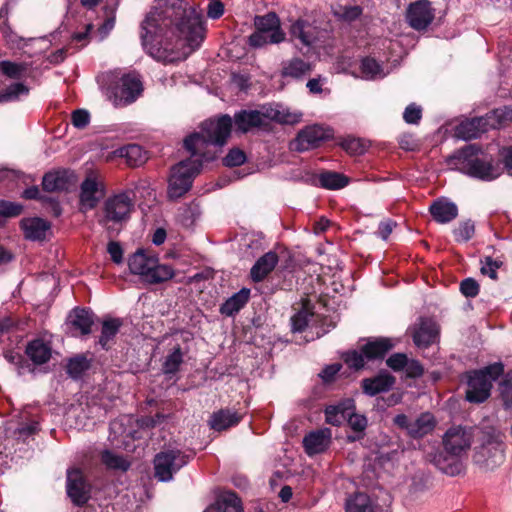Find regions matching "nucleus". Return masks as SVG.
<instances>
[{
    "label": "nucleus",
    "instance_id": "1",
    "mask_svg": "<svg viewBox=\"0 0 512 512\" xmlns=\"http://www.w3.org/2000/svg\"><path fill=\"white\" fill-rule=\"evenodd\" d=\"M202 14L183 0H164L141 23V43L158 62L185 60L204 39Z\"/></svg>",
    "mask_w": 512,
    "mask_h": 512
},
{
    "label": "nucleus",
    "instance_id": "2",
    "mask_svg": "<svg viewBox=\"0 0 512 512\" xmlns=\"http://www.w3.org/2000/svg\"><path fill=\"white\" fill-rule=\"evenodd\" d=\"M232 118L221 115L217 119H208L200 126V131L191 133L183 140V148L190 154L188 159L203 162L216 158V147L226 144L231 134Z\"/></svg>",
    "mask_w": 512,
    "mask_h": 512
},
{
    "label": "nucleus",
    "instance_id": "3",
    "mask_svg": "<svg viewBox=\"0 0 512 512\" xmlns=\"http://www.w3.org/2000/svg\"><path fill=\"white\" fill-rule=\"evenodd\" d=\"M448 167L472 178L492 181L500 176V169L491 155L477 144H469L446 158Z\"/></svg>",
    "mask_w": 512,
    "mask_h": 512
},
{
    "label": "nucleus",
    "instance_id": "4",
    "mask_svg": "<svg viewBox=\"0 0 512 512\" xmlns=\"http://www.w3.org/2000/svg\"><path fill=\"white\" fill-rule=\"evenodd\" d=\"M128 267L132 274L138 275L148 284H160L172 279L175 275L170 265L160 264L155 255L143 249H138L129 257Z\"/></svg>",
    "mask_w": 512,
    "mask_h": 512
},
{
    "label": "nucleus",
    "instance_id": "5",
    "mask_svg": "<svg viewBox=\"0 0 512 512\" xmlns=\"http://www.w3.org/2000/svg\"><path fill=\"white\" fill-rule=\"evenodd\" d=\"M504 365L495 362L482 369L471 371L467 374L466 400L470 403H482L491 394L493 382L503 374Z\"/></svg>",
    "mask_w": 512,
    "mask_h": 512
},
{
    "label": "nucleus",
    "instance_id": "6",
    "mask_svg": "<svg viewBox=\"0 0 512 512\" xmlns=\"http://www.w3.org/2000/svg\"><path fill=\"white\" fill-rule=\"evenodd\" d=\"M256 31L249 36L251 47L260 48L267 44H278L285 40V33L281 29L280 19L274 12L254 18Z\"/></svg>",
    "mask_w": 512,
    "mask_h": 512
},
{
    "label": "nucleus",
    "instance_id": "7",
    "mask_svg": "<svg viewBox=\"0 0 512 512\" xmlns=\"http://www.w3.org/2000/svg\"><path fill=\"white\" fill-rule=\"evenodd\" d=\"M201 171L200 160L184 159L171 168L168 197L178 199L192 187L193 179Z\"/></svg>",
    "mask_w": 512,
    "mask_h": 512
},
{
    "label": "nucleus",
    "instance_id": "8",
    "mask_svg": "<svg viewBox=\"0 0 512 512\" xmlns=\"http://www.w3.org/2000/svg\"><path fill=\"white\" fill-rule=\"evenodd\" d=\"M503 452L500 435L485 432L480 445L475 448L473 462L483 470H493L503 462Z\"/></svg>",
    "mask_w": 512,
    "mask_h": 512
},
{
    "label": "nucleus",
    "instance_id": "9",
    "mask_svg": "<svg viewBox=\"0 0 512 512\" xmlns=\"http://www.w3.org/2000/svg\"><path fill=\"white\" fill-rule=\"evenodd\" d=\"M187 463L188 456L180 450L159 452L154 458V475L159 481H170L174 473L179 471Z\"/></svg>",
    "mask_w": 512,
    "mask_h": 512
},
{
    "label": "nucleus",
    "instance_id": "10",
    "mask_svg": "<svg viewBox=\"0 0 512 512\" xmlns=\"http://www.w3.org/2000/svg\"><path fill=\"white\" fill-rule=\"evenodd\" d=\"M134 201L128 192H121L106 199L103 206L104 218L99 222L121 223L126 221L133 210Z\"/></svg>",
    "mask_w": 512,
    "mask_h": 512
},
{
    "label": "nucleus",
    "instance_id": "11",
    "mask_svg": "<svg viewBox=\"0 0 512 512\" xmlns=\"http://www.w3.org/2000/svg\"><path fill=\"white\" fill-rule=\"evenodd\" d=\"M143 85L140 76L128 73L121 77L111 96L115 106H126L134 102L142 93Z\"/></svg>",
    "mask_w": 512,
    "mask_h": 512
},
{
    "label": "nucleus",
    "instance_id": "12",
    "mask_svg": "<svg viewBox=\"0 0 512 512\" xmlns=\"http://www.w3.org/2000/svg\"><path fill=\"white\" fill-rule=\"evenodd\" d=\"M393 423L415 439L431 433L436 424L434 416L429 412L420 414L416 419H410L405 414H398L394 417Z\"/></svg>",
    "mask_w": 512,
    "mask_h": 512
},
{
    "label": "nucleus",
    "instance_id": "13",
    "mask_svg": "<svg viewBox=\"0 0 512 512\" xmlns=\"http://www.w3.org/2000/svg\"><path fill=\"white\" fill-rule=\"evenodd\" d=\"M332 137V130L321 125L307 126L298 132L297 137L291 142V149L303 152L319 147L324 141Z\"/></svg>",
    "mask_w": 512,
    "mask_h": 512
},
{
    "label": "nucleus",
    "instance_id": "14",
    "mask_svg": "<svg viewBox=\"0 0 512 512\" xmlns=\"http://www.w3.org/2000/svg\"><path fill=\"white\" fill-rule=\"evenodd\" d=\"M66 492L71 502L82 507L91 498V485L86 480L80 469H70L67 471Z\"/></svg>",
    "mask_w": 512,
    "mask_h": 512
},
{
    "label": "nucleus",
    "instance_id": "15",
    "mask_svg": "<svg viewBox=\"0 0 512 512\" xmlns=\"http://www.w3.org/2000/svg\"><path fill=\"white\" fill-rule=\"evenodd\" d=\"M106 194L104 184L92 174L88 175L80 185V210L86 212L97 207Z\"/></svg>",
    "mask_w": 512,
    "mask_h": 512
},
{
    "label": "nucleus",
    "instance_id": "16",
    "mask_svg": "<svg viewBox=\"0 0 512 512\" xmlns=\"http://www.w3.org/2000/svg\"><path fill=\"white\" fill-rule=\"evenodd\" d=\"M471 443V431L462 426H454L449 428L443 437L445 452L447 454H451L452 456L461 457L469 450Z\"/></svg>",
    "mask_w": 512,
    "mask_h": 512
},
{
    "label": "nucleus",
    "instance_id": "17",
    "mask_svg": "<svg viewBox=\"0 0 512 512\" xmlns=\"http://www.w3.org/2000/svg\"><path fill=\"white\" fill-rule=\"evenodd\" d=\"M77 182L76 174L68 169L50 171L43 176L42 187L47 192L68 191Z\"/></svg>",
    "mask_w": 512,
    "mask_h": 512
},
{
    "label": "nucleus",
    "instance_id": "18",
    "mask_svg": "<svg viewBox=\"0 0 512 512\" xmlns=\"http://www.w3.org/2000/svg\"><path fill=\"white\" fill-rule=\"evenodd\" d=\"M439 327L431 318H420L413 329V342L419 348H427L436 342Z\"/></svg>",
    "mask_w": 512,
    "mask_h": 512
},
{
    "label": "nucleus",
    "instance_id": "19",
    "mask_svg": "<svg viewBox=\"0 0 512 512\" xmlns=\"http://www.w3.org/2000/svg\"><path fill=\"white\" fill-rule=\"evenodd\" d=\"M409 25L416 30L425 29L434 19L428 0H419L410 4L407 15Z\"/></svg>",
    "mask_w": 512,
    "mask_h": 512
},
{
    "label": "nucleus",
    "instance_id": "20",
    "mask_svg": "<svg viewBox=\"0 0 512 512\" xmlns=\"http://www.w3.org/2000/svg\"><path fill=\"white\" fill-rule=\"evenodd\" d=\"M396 383V378L388 372H380L374 377L364 378L361 381V388L364 394L375 396L388 392Z\"/></svg>",
    "mask_w": 512,
    "mask_h": 512
},
{
    "label": "nucleus",
    "instance_id": "21",
    "mask_svg": "<svg viewBox=\"0 0 512 512\" xmlns=\"http://www.w3.org/2000/svg\"><path fill=\"white\" fill-rule=\"evenodd\" d=\"M332 433L329 428L312 431L303 438V446L308 455L324 452L331 443Z\"/></svg>",
    "mask_w": 512,
    "mask_h": 512
},
{
    "label": "nucleus",
    "instance_id": "22",
    "mask_svg": "<svg viewBox=\"0 0 512 512\" xmlns=\"http://www.w3.org/2000/svg\"><path fill=\"white\" fill-rule=\"evenodd\" d=\"M278 255L273 251H269L262 255L252 266L250 277L253 282L263 281L276 267L278 263Z\"/></svg>",
    "mask_w": 512,
    "mask_h": 512
},
{
    "label": "nucleus",
    "instance_id": "23",
    "mask_svg": "<svg viewBox=\"0 0 512 512\" xmlns=\"http://www.w3.org/2000/svg\"><path fill=\"white\" fill-rule=\"evenodd\" d=\"M290 35L303 45L311 46L318 38V31L317 27L310 22L297 19L290 27Z\"/></svg>",
    "mask_w": 512,
    "mask_h": 512
},
{
    "label": "nucleus",
    "instance_id": "24",
    "mask_svg": "<svg viewBox=\"0 0 512 512\" xmlns=\"http://www.w3.org/2000/svg\"><path fill=\"white\" fill-rule=\"evenodd\" d=\"M429 211L435 221L441 224L449 223L458 216V208L455 203L445 199L434 201Z\"/></svg>",
    "mask_w": 512,
    "mask_h": 512
},
{
    "label": "nucleus",
    "instance_id": "25",
    "mask_svg": "<svg viewBox=\"0 0 512 512\" xmlns=\"http://www.w3.org/2000/svg\"><path fill=\"white\" fill-rule=\"evenodd\" d=\"M242 419V415L230 409H220L214 412L208 421L211 429L223 431L236 426Z\"/></svg>",
    "mask_w": 512,
    "mask_h": 512
},
{
    "label": "nucleus",
    "instance_id": "26",
    "mask_svg": "<svg viewBox=\"0 0 512 512\" xmlns=\"http://www.w3.org/2000/svg\"><path fill=\"white\" fill-rule=\"evenodd\" d=\"M25 237L33 241H42L46 238V233L50 229V223L42 218H25L20 222Z\"/></svg>",
    "mask_w": 512,
    "mask_h": 512
},
{
    "label": "nucleus",
    "instance_id": "27",
    "mask_svg": "<svg viewBox=\"0 0 512 512\" xmlns=\"http://www.w3.org/2000/svg\"><path fill=\"white\" fill-rule=\"evenodd\" d=\"M264 117L266 114L257 110H242L234 115L235 127L238 131L246 133L252 128L262 126Z\"/></svg>",
    "mask_w": 512,
    "mask_h": 512
},
{
    "label": "nucleus",
    "instance_id": "28",
    "mask_svg": "<svg viewBox=\"0 0 512 512\" xmlns=\"http://www.w3.org/2000/svg\"><path fill=\"white\" fill-rule=\"evenodd\" d=\"M394 343L390 338H377L362 346V352L367 360L383 359L392 350Z\"/></svg>",
    "mask_w": 512,
    "mask_h": 512
},
{
    "label": "nucleus",
    "instance_id": "29",
    "mask_svg": "<svg viewBox=\"0 0 512 512\" xmlns=\"http://www.w3.org/2000/svg\"><path fill=\"white\" fill-rule=\"evenodd\" d=\"M435 466L443 473L456 476L459 475L463 470V464L459 456H452L446 452H440L433 458Z\"/></svg>",
    "mask_w": 512,
    "mask_h": 512
},
{
    "label": "nucleus",
    "instance_id": "30",
    "mask_svg": "<svg viewBox=\"0 0 512 512\" xmlns=\"http://www.w3.org/2000/svg\"><path fill=\"white\" fill-rule=\"evenodd\" d=\"M250 298V289L242 288L237 293L229 297L221 306L220 313L225 316H233L238 313L248 302Z\"/></svg>",
    "mask_w": 512,
    "mask_h": 512
},
{
    "label": "nucleus",
    "instance_id": "31",
    "mask_svg": "<svg viewBox=\"0 0 512 512\" xmlns=\"http://www.w3.org/2000/svg\"><path fill=\"white\" fill-rule=\"evenodd\" d=\"M26 354L36 365H41L49 361L51 357V348L41 339H36L28 343Z\"/></svg>",
    "mask_w": 512,
    "mask_h": 512
},
{
    "label": "nucleus",
    "instance_id": "32",
    "mask_svg": "<svg viewBox=\"0 0 512 512\" xmlns=\"http://www.w3.org/2000/svg\"><path fill=\"white\" fill-rule=\"evenodd\" d=\"M118 155L126 159V163L131 167H138L147 160L146 151L138 144H128L117 150Z\"/></svg>",
    "mask_w": 512,
    "mask_h": 512
},
{
    "label": "nucleus",
    "instance_id": "33",
    "mask_svg": "<svg viewBox=\"0 0 512 512\" xmlns=\"http://www.w3.org/2000/svg\"><path fill=\"white\" fill-rule=\"evenodd\" d=\"M311 71V64L301 58H292L282 64L283 77L301 78Z\"/></svg>",
    "mask_w": 512,
    "mask_h": 512
},
{
    "label": "nucleus",
    "instance_id": "34",
    "mask_svg": "<svg viewBox=\"0 0 512 512\" xmlns=\"http://www.w3.org/2000/svg\"><path fill=\"white\" fill-rule=\"evenodd\" d=\"M313 315V307L310 301L304 300L302 308L291 317L292 332H303Z\"/></svg>",
    "mask_w": 512,
    "mask_h": 512
},
{
    "label": "nucleus",
    "instance_id": "35",
    "mask_svg": "<svg viewBox=\"0 0 512 512\" xmlns=\"http://www.w3.org/2000/svg\"><path fill=\"white\" fill-rule=\"evenodd\" d=\"M346 512H374L370 497L365 493H355L346 500Z\"/></svg>",
    "mask_w": 512,
    "mask_h": 512
},
{
    "label": "nucleus",
    "instance_id": "36",
    "mask_svg": "<svg viewBox=\"0 0 512 512\" xmlns=\"http://www.w3.org/2000/svg\"><path fill=\"white\" fill-rule=\"evenodd\" d=\"M217 512H243L241 499L234 492H225L215 503Z\"/></svg>",
    "mask_w": 512,
    "mask_h": 512
},
{
    "label": "nucleus",
    "instance_id": "37",
    "mask_svg": "<svg viewBox=\"0 0 512 512\" xmlns=\"http://www.w3.org/2000/svg\"><path fill=\"white\" fill-rule=\"evenodd\" d=\"M321 187L329 190L344 188L349 183V178L342 173L325 171L318 177Z\"/></svg>",
    "mask_w": 512,
    "mask_h": 512
},
{
    "label": "nucleus",
    "instance_id": "38",
    "mask_svg": "<svg viewBox=\"0 0 512 512\" xmlns=\"http://www.w3.org/2000/svg\"><path fill=\"white\" fill-rule=\"evenodd\" d=\"M72 325L79 329L82 335L91 333V327L94 324L93 313L86 309L76 308L71 315Z\"/></svg>",
    "mask_w": 512,
    "mask_h": 512
},
{
    "label": "nucleus",
    "instance_id": "39",
    "mask_svg": "<svg viewBox=\"0 0 512 512\" xmlns=\"http://www.w3.org/2000/svg\"><path fill=\"white\" fill-rule=\"evenodd\" d=\"M122 324V320L119 318H109L103 321L101 336L99 338V344L102 348L107 349L109 341L116 336Z\"/></svg>",
    "mask_w": 512,
    "mask_h": 512
},
{
    "label": "nucleus",
    "instance_id": "40",
    "mask_svg": "<svg viewBox=\"0 0 512 512\" xmlns=\"http://www.w3.org/2000/svg\"><path fill=\"white\" fill-rule=\"evenodd\" d=\"M183 363V352L180 345L175 346L172 351L165 357L162 364V371L165 375H174L179 371L180 365Z\"/></svg>",
    "mask_w": 512,
    "mask_h": 512
},
{
    "label": "nucleus",
    "instance_id": "41",
    "mask_svg": "<svg viewBox=\"0 0 512 512\" xmlns=\"http://www.w3.org/2000/svg\"><path fill=\"white\" fill-rule=\"evenodd\" d=\"M91 366V361L85 355H77L69 359L67 364V374L73 379H78Z\"/></svg>",
    "mask_w": 512,
    "mask_h": 512
},
{
    "label": "nucleus",
    "instance_id": "42",
    "mask_svg": "<svg viewBox=\"0 0 512 512\" xmlns=\"http://www.w3.org/2000/svg\"><path fill=\"white\" fill-rule=\"evenodd\" d=\"M348 412V400L336 406H329L325 409V420L333 426H339L346 420Z\"/></svg>",
    "mask_w": 512,
    "mask_h": 512
},
{
    "label": "nucleus",
    "instance_id": "43",
    "mask_svg": "<svg viewBox=\"0 0 512 512\" xmlns=\"http://www.w3.org/2000/svg\"><path fill=\"white\" fill-rule=\"evenodd\" d=\"M455 135L463 140H471L480 137L481 133L474 118H471L462 121L456 126Z\"/></svg>",
    "mask_w": 512,
    "mask_h": 512
},
{
    "label": "nucleus",
    "instance_id": "44",
    "mask_svg": "<svg viewBox=\"0 0 512 512\" xmlns=\"http://www.w3.org/2000/svg\"><path fill=\"white\" fill-rule=\"evenodd\" d=\"M354 401L348 400V412L346 416V420L348 422L349 427L356 433H364L368 421L367 418L362 415L354 412Z\"/></svg>",
    "mask_w": 512,
    "mask_h": 512
},
{
    "label": "nucleus",
    "instance_id": "45",
    "mask_svg": "<svg viewBox=\"0 0 512 512\" xmlns=\"http://www.w3.org/2000/svg\"><path fill=\"white\" fill-rule=\"evenodd\" d=\"M101 460L107 468L113 470H120L125 472L130 467V462H128L123 456L117 455L108 450H105L102 453Z\"/></svg>",
    "mask_w": 512,
    "mask_h": 512
},
{
    "label": "nucleus",
    "instance_id": "46",
    "mask_svg": "<svg viewBox=\"0 0 512 512\" xmlns=\"http://www.w3.org/2000/svg\"><path fill=\"white\" fill-rule=\"evenodd\" d=\"M302 114L300 113H292L288 110H275L271 109L270 112L266 114V117L280 123V124H288L294 125L299 123L301 120Z\"/></svg>",
    "mask_w": 512,
    "mask_h": 512
},
{
    "label": "nucleus",
    "instance_id": "47",
    "mask_svg": "<svg viewBox=\"0 0 512 512\" xmlns=\"http://www.w3.org/2000/svg\"><path fill=\"white\" fill-rule=\"evenodd\" d=\"M28 92V87L23 83H13L0 92V102L15 101L20 95Z\"/></svg>",
    "mask_w": 512,
    "mask_h": 512
},
{
    "label": "nucleus",
    "instance_id": "48",
    "mask_svg": "<svg viewBox=\"0 0 512 512\" xmlns=\"http://www.w3.org/2000/svg\"><path fill=\"white\" fill-rule=\"evenodd\" d=\"M0 71L11 79H20L26 71V66L21 63L4 60L0 62Z\"/></svg>",
    "mask_w": 512,
    "mask_h": 512
},
{
    "label": "nucleus",
    "instance_id": "49",
    "mask_svg": "<svg viewBox=\"0 0 512 512\" xmlns=\"http://www.w3.org/2000/svg\"><path fill=\"white\" fill-rule=\"evenodd\" d=\"M500 396L505 408L512 406V370H510L499 383Z\"/></svg>",
    "mask_w": 512,
    "mask_h": 512
},
{
    "label": "nucleus",
    "instance_id": "50",
    "mask_svg": "<svg viewBox=\"0 0 512 512\" xmlns=\"http://www.w3.org/2000/svg\"><path fill=\"white\" fill-rule=\"evenodd\" d=\"M333 13L339 19L350 22L361 15L362 8L360 6H338L333 8Z\"/></svg>",
    "mask_w": 512,
    "mask_h": 512
},
{
    "label": "nucleus",
    "instance_id": "51",
    "mask_svg": "<svg viewBox=\"0 0 512 512\" xmlns=\"http://www.w3.org/2000/svg\"><path fill=\"white\" fill-rule=\"evenodd\" d=\"M23 211V206L18 203L0 200V225L4 222L2 218H12L20 215Z\"/></svg>",
    "mask_w": 512,
    "mask_h": 512
},
{
    "label": "nucleus",
    "instance_id": "52",
    "mask_svg": "<svg viewBox=\"0 0 512 512\" xmlns=\"http://www.w3.org/2000/svg\"><path fill=\"white\" fill-rule=\"evenodd\" d=\"M360 68L365 79H374L382 71L379 63L375 59L369 57L364 58L361 61Z\"/></svg>",
    "mask_w": 512,
    "mask_h": 512
},
{
    "label": "nucleus",
    "instance_id": "53",
    "mask_svg": "<svg viewBox=\"0 0 512 512\" xmlns=\"http://www.w3.org/2000/svg\"><path fill=\"white\" fill-rule=\"evenodd\" d=\"M475 232L474 223L471 220L464 221L459 224V226L454 229L453 233L456 241H468L472 238Z\"/></svg>",
    "mask_w": 512,
    "mask_h": 512
},
{
    "label": "nucleus",
    "instance_id": "54",
    "mask_svg": "<svg viewBox=\"0 0 512 512\" xmlns=\"http://www.w3.org/2000/svg\"><path fill=\"white\" fill-rule=\"evenodd\" d=\"M502 266V261L494 260L491 256H486L481 260L480 271L483 275L489 276L491 279H497V269Z\"/></svg>",
    "mask_w": 512,
    "mask_h": 512
},
{
    "label": "nucleus",
    "instance_id": "55",
    "mask_svg": "<svg viewBox=\"0 0 512 512\" xmlns=\"http://www.w3.org/2000/svg\"><path fill=\"white\" fill-rule=\"evenodd\" d=\"M365 356L362 352V350L360 352L356 351V350H353V351H348L346 352L345 354H343V360L344 362L350 367V368H353L355 370H359L361 368L364 367L365 365Z\"/></svg>",
    "mask_w": 512,
    "mask_h": 512
},
{
    "label": "nucleus",
    "instance_id": "56",
    "mask_svg": "<svg viewBox=\"0 0 512 512\" xmlns=\"http://www.w3.org/2000/svg\"><path fill=\"white\" fill-rule=\"evenodd\" d=\"M246 161L244 151L239 148L231 149L228 154L223 158V164L226 167H236L242 165Z\"/></svg>",
    "mask_w": 512,
    "mask_h": 512
},
{
    "label": "nucleus",
    "instance_id": "57",
    "mask_svg": "<svg viewBox=\"0 0 512 512\" xmlns=\"http://www.w3.org/2000/svg\"><path fill=\"white\" fill-rule=\"evenodd\" d=\"M474 120L480 130L481 135L490 129H499V122L494 120L491 111L484 116L474 117Z\"/></svg>",
    "mask_w": 512,
    "mask_h": 512
},
{
    "label": "nucleus",
    "instance_id": "58",
    "mask_svg": "<svg viewBox=\"0 0 512 512\" xmlns=\"http://www.w3.org/2000/svg\"><path fill=\"white\" fill-rule=\"evenodd\" d=\"M480 286L473 278H466L460 283V291L467 298H474L479 294Z\"/></svg>",
    "mask_w": 512,
    "mask_h": 512
},
{
    "label": "nucleus",
    "instance_id": "59",
    "mask_svg": "<svg viewBox=\"0 0 512 512\" xmlns=\"http://www.w3.org/2000/svg\"><path fill=\"white\" fill-rule=\"evenodd\" d=\"M422 117V109L420 106L415 103L409 104L404 113L403 118L408 124H418Z\"/></svg>",
    "mask_w": 512,
    "mask_h": 512
},
{
    "label": "nucleus",
    "instance_id": "60",
    "mask_svg": "<svg viewBox=\"0 0 512 512\" xmlns=\"http://www.w3.org/2000/svg\"><path fill=\"white\" fill-rule=\"evenodd\" d=\"M40 201L46 212L53 217H59L62 214V208L56 199L49 196H41Z\"/></svg>",
    "mask_w": 512,
    "mask_h": 512
},
{
    "label": "nucleus",
    "instance_id": "61",
    "mask_svg": "<svg viewBox=\"0 0 512 512\" xmlns=\"http://www.w3.org/2000/svg\"><path fill=\"white\" fill-rule=\"evenodd\" d=\"M408 357L404 353L392 354L387 360L386 364L393 371H401L407 365Z\"/></svg>",
    "mask_w": 512,
    "mask_h": 512
},
{
    "label": "nucleus",
    "instance_id": "62",
    "mask_svg": "<svg viewBox=\"0 0 512 512\" xmlns=\"http://www.w3.org/2000/svg\"><path fill=\"white\" fill-rule=\"evenodd\" d=\"M104 13L106 16V19L104 20L103 24L99 27V32L106 36L114 27L115 25V9L112 7L106 6L104 8Z\"/></svg>",
    "mask_w": 512,
    "mask_h": 512
},
{
    "label": "nucleus",
    "instance_id": "63",
    "mask_svg": "<svg viewBox=\"0 0 512 512\" xmlns=\"http://www.w3.org/2000/svg\"><path fill=\"white\" fill-rule=\"evenodd\" d=\"M71 118H72V124L78 129L85 128L89 124V121H90V115H89L88 111H86L84 109L75 110L72 113Z\"/></svg>",
    "mask_w": 512,
    "mask_h": 512
},
{
    "label": "nucleus",
    "instance_id": "64",
    "mask_svg": "<svg viewBox=\"0 0 512 512\" xmlns=\"http://www.w3.org/2000/svg\"><path fill=\"white\" fill-rule=\"evenodd\" d=\"M491 114L499 122V128L512 121V110L507 107L494 109Z\"/></svg>",
    "mask_w": 512,
    "mask_h": 512
}]
</instances>
